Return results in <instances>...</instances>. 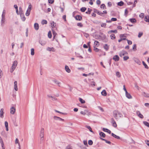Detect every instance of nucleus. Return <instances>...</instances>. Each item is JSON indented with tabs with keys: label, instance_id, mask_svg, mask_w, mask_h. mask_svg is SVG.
<instances>
[{
	"label": "nucleus",
	"instance_id": "obj_42",
	"mask_svg": "<svg viewBox=\"0 0 149 149\" xmlns=\"http://www.w3.org/2000/svg\"><path fill=\"white\" fill-rule=\"evenodd\" d=\"M86 9L85 7H83L81 8L80 10L82 12H84L86 10Z\"/></svg>",
	"mask_w": 149,
	"mask_h": 149
},
{
	"label": "nucleus",
	"instance_id": "obj_16",
	"mask_svg": "<svg viewBox=\"0 0 149 149\" xmlns=\"http://www.w3.org/2000/svg\"><path fill=\"white\" fill-rule=\"evenodd\" d=\"M144 20L146 22H149V16H145Z\"/></svg>",
	"mask_w": 149,
	"mask_h": 149
},
{
	"label": "nucleus",
	"instance_id": "obj_4",
	"mask_svg": "<svg viewBox=\"0 0 149 149\" xmlns=\"http://www.w3.org/2000/svg\"><path fill=\"white\" fill-rule=\"evenodd\" d=\"M44 130L43 128H41L40 132V137H44Z\"/></svg>",
	"mask_w": 149,
	"mask_h": 149
},
{
	"label": "nucleus",
	"instance_id": "obj_30",
	"mask_svg": "<svg viewBox=\"0 0 149 149\" xmlns=\"http://www.w3.org/2000/svg\"><path fill=\"white\" fill-rule=\"evenodd\" d=\"M31 55L33 56L34 54V49L33 48H31Z\"/></svg>",
	"mask_w": 149,
	"mask_h": 149
},
{
	"label": "nucleus",
	"instance_id": "obj_26",
	"mask_svg": "<svg viewBox=\"0 0 149 149\" xmlns=\"http://www.w3.org/2000/svg\"><path fill=\"white\" fill-rule=\"evenodd\" d=\"M52 32L53 33V38L54 39L55 38V37L57 35V33L55 32V31L52 30Z\"/></svg>",
	"mask_w": 149,
	"mask_h": 149
},
{
	"label": "nucleus",
	"instance_id": "obj_35",
	"mask_svg": "<svg viewBox=\"0 0 149 149\" xmlns=\"http://www.w3.org/2000/svg\"><path fill=\"white\" fill-rule=\"evenodd\" d=\"M117 33V31L116 30H111L108 32V33Z\"/></svg>",
	"mask_w": 149,
	"mask_h": 149
},
{
	"label": "nucleus",
	"instance_id": "obj_38",
	"mask_svg": "<svg viewBox=\"0 0 149 149\" xmlns=\"http://www.w3.org/2000/svg\"><path fill=\"white\" fill-rule=\"evenodd\" d=\"M143 123L145 125L147 126L148 127H149V123L146 121H143Z\"/></svg>",
	"mask_w": 149,
	"mask_h": 149
},
{
	"label": "nucleus",
	"instance_id": "obj_57",
	"mask_svg": "<svg viewBox=\"0 0 149 149\" xmlns=\"http://www.w3.org/2000/svg\"><path fill=\"white\" fill-rule=\"evenodd\" d=\"M54 2V0H48V2L51 4L53 3Z\"/></svg>",
	"mask_w": 149,
	"mask_h": 149
},
{
	"label": "nucleus",
	"instance_id": "obj_14",
	"mask_svg": "<svg viewBox=\"0 0 149 149\" xmlns=\"http://www.w3.org/2000/svg\"><path fill=\"white\" fill-rule=\"evenodd\" d=\"M65 71L68 73L70 72L71 70L69 69L68 66L66 65L65 67Z\"/></svg>",
	"mask_w": 149,
	"mask_h": 149
},
{
	"label": "nucleus",
	"instance_id": "obj_64",
	"mask_svg": "<svg viewBox=\"0 0 149 149\" xmlns=\"http://www.w3.org/2000/svg\"><path fill=\"white\" fill-rule=\"evenodd\" d=\"M96 3L98 5H100L101 3V1L100 0H97L96 1Z\"/></svg>",
	"mask_w": 149,
	"mask_h": 149
},
{
	"label": "nucleus",
	"instance_id": "obj_29",
	"mask_svg": "<svg viewBox=\"0 0 149 149\" xmlns=\"http://www.w3.org/2000/svg\"><path fill=\"white\" fill-rule=\"evenodd\" d=\"M30 11L31 10H30L27 9L26 13V16H28L30 14Z\"/></svg>",
	"mask_w": 149,
	"mask_h": 149
},
{
	"label": "nucleus",
	"instance_id": "obj_1",
	"mask_svg": "<svg viewBox=\"0 0 149 149\" xmlns=\"http://www.w3.org/2000/svg\"><path fill=\"white\" fill-rule=\"evenodd\" d=\"M17 64V62L15 61L13 62V64L11 67V69L10 70L11 72H12L15 68Z\"/></svg>",
	"mask_w": 149,
	"mask_h": 149
},
{
	"label": "nucleus",
	"instance_id": "obj_47",
	"mask_svg": "<svg viewBox=\"0 0 149 149\" xmlns=\"http://www.w3.org/2000/svg\"><path fill=\"white\" fill-rule=\"evenodd\" d=\"M88 144L89 145H91L93 144V142L92 140H90L88 141Z\"/></svg>",
	"mask_w": 149,
	"mask_h": 149
},
{
	"label": "nucleus",
	"instance_id": "obj_34",
	"mask_svg": "<svg viewBox=\"0 0 149 149\" xmlns=\"http://www.w3.org/2000/svg\"><path fill=\"white\" fill-rule=\"evenodd\" d=\"M124 4V3L122 1H120V2H118V5L120 6H122Z\"/></svg>",
	"mask_w": 149,
	"mask_h": 149
},
{
	"label": "nucleus",
	"instance_id": "obj_63",
	"mask_svg": "<svg viewBox=\"0 0 149 149\" xmlns=\"http://www.w3.org/2000/svg\"><path fill=\"white\" fill-rule=\"evenodd\" d=\"M127 40V41L129 45H130L132 44V42L131 41L128 40Z\"/></svg>",
	"mask_w": 149,
	"mask_h": 149
},
{
	"label": "nucleus",
	"instance_id": "obj_33",
	"mask_svg": "<svg viewBox=\"0 0 149 149\" xmlns=\"http://www.w3.org/2000/svg\"><path fill=\"white\" fill-rule=\"evenodd\" d=\"M48 36L49 38H51L52 37V33L51 32V31H49L48 34Z\"/></svg>",
	"mask_w": 149,
	"mask_h": 149
},
{
	"label": "nucleus",
	"instance_id": "obj_56",
	"mask_svg": "<svg viewBox=\"0 0 149 149\" xmlns=\"http://www.w3.org/2000/svg\"><path fill=\"white\" fill-rule=\"evenodd\" d=\"M129 57L127 56H125L123 57V59L124 61H126L129 59Z\"/></svg>",
	"mask_w": 149,
	"mask_h": 149
},
{
	"label": "nucleus",
	"instance_id": "obj_54",
	"mask_svg": "<svg viewBox=\"0 0 149 149\" xmlns=\"http://www.w3.org/2000/svg\"><path fill=\"white\" fill-rule=\"evenodd\" d=\"M126 40V38H121V39H119L118 40V42H121V41H122V40Z\"/></svg>",
	"mask_w": 149,
	"mask_h": 149
},
{
	"label": "nucleus",
	"instance_id": "obj_27",
	"mask_svg": "<svg viewBox=\"0 0 149 149\" xmlns=\"http://www.w3.org/2000/svg\"><path fill=\"white\" fill-rule=\"evenodd\" d=\"M104 49L106 51H107L109 49V46L107 44H106L104 46Z\"/></svg>",
	"mask_w": 149,
	"mask_h": 149
},
{
	"label": "nucleus",
	"instance_id": "obj_61",
	"mask_svg": "<svg viewBox=\"0 0 149 149\" xmlns=\"http://www.w3.org/2000/svg\"><path fill=\"white\" fill-rule=\"evenodd\" d=\"M5 19H1V25H2L5 22Z\"/></svg>",
	"mask_w": 149,
	"mask_h": 149
},
{
	"label": "nucleus",
	"instance_id": "obj_51",
	"mask_svg": "<svg viewBox=\"0 0 149 149\" xmlns=\"http://www.w3.org/2000/svg\"><path fill=\"white\" fill-rule=\"evenodd\" d=\"M83 143L84 145L86 146H88L87 141L86 140H84L83 141Z\"/></svg>",
	"mask_w": 149,
	"mask_h": 149
},
{
	"label": "nucleus",
	"instance_id": "obj_59",
	"mask_svg": "<svg viewBox=\"0 0 149 149\" xmlns=\"http://www.w3.org/2000/svg\"><path fill=\"white\" fill-rule=\"evenodd\" d=\"M4 112H1L0 113V116L1 118H3V114Z\"/></svg>",
	"mask_w": 149,
	"mask_h": 149
},
{
	"label": "nucleus",
	"instance_id": "obj_2",
	"mask_svg": "<svg viewBox=\"0 0 149 149\" xmlns=\"http://www.w3.org/2000/svg\"><path fill=\"white\" fill-rule=\"evenodd\" d=\"M113 115L114 117L116 119L119 118L122 116L120 112H116Z\"/></svg>",
	"mask_w": 149,
	"mask_h": 149
},
{
	"label": "nucleus",
	"instance_id": "obj_24",
	"mask_svg": "<svg viewBox=\"0 0 149 149\" xmlns=\"http://www.w3.org/2000/svg\"><path fill=\"white\" fill-rule=\"evenodd\" d=\"M111 135L114 138L118 139H120V138L119 136H117L113 133H111Z\"/></svg>",
	"mask_w": 149,
	"mask_h": 149
},
{
	"label": "nucleus",
	"instance_id": "obj_23",
	"mask_svg": "<svg viewBox=\"0 0 149 149\" xmlns=\"http://www.w3.org/2000/svg\"><path fill=\"white\" fill-rule=\"evenodd\" d=\"M83 115H87L88 116H89V115H91V112H86L87 113L85 112H80Z\"/></svg>",
	"mask_w": 149,
	"mask_h": 149
},
{
	"label": "nucleus",
	"instance_id": "obj_53",
	"mask_svg": "<svg viewBox=\"0 0 149 149\" xmlns=\"http://www.w3.org/2000/svg\"><path fill=\"white\" fill-rule=\"evenodd\" d=\"M144 14L143 13H141L139 15V17H140L143 18L144 17Z\"/></svg>",
	"mask_w": 149,
	"mask_h": 149
},
{
	"label": "nucleus",
	"instance_id": "obj_10",
	"mask_svg": "<svg viewBox=\"0 0 149 149\" xmlns=\"http://www.w3.org/2000/svg\"><path fill=\"white\" fill-rule=\"evenodd\" d=\"M54 120H62V121L64 120V119H63L61 118H60V117L56 116H54Z\"/></svg>",
	"mask_w": 149,
	"mask_h": 149
},
{
	"label": "nucleus",
	"instance_id": "obj_32",
	"mask_svg": "<svg viewBox=\"0 0 149 149\" xmlns=\"http://www.w3.org/2000/svg\"><path fill=\"white\" fill-rule=\"evenodd\" d=\"M86 127L88 128L89 130L91 132L93 133V132L92 131L91 128L90 126L86 125Z\"/></svg>",
	"mask_w": 149,
	"mask_h": 149
},
{
	"label": "nucleus",
	"instance_id": "obj_17",
	"mask_svg": "<svg viewBox=\"0 0 149 149\" xmlns=\"http://www.w3.org/2000/svg\"><path fill=\"white\" fill-rule=\"evenodd\" d=\"M101 93L102 95L104 96H106L107 95V92L105 90H103L101 92Z\"/></svg>",
	"mask_w": 149,
	"mask_h": 149
},
{
	"label": "nucleus",
	"instance_id": "obj_37",
	"mask_svg": "<svg viewBox=\"0 0 149 149\" xmlns=\"http://www.w3.org/2000/svg\"><path fill=\"white\" fill-rule=\"evenodd\" d=\"M92 9H91L89 8H88V11H86V13L87 14H90L91 12V11H92Z\"/></svg>",
	"mask_w": 149,
	"mask_h": 149
},
{
	"label": "nucleus",
	"instance_id": "obj_22",
	"mask_svg": "<svg viewBox=\"0 0 149 149\" xmlns=\"http://www.w3.org/2000/svg\"><path fill=\"white\" fill-rule=\"evenodd\" d=\"M137 115L141 118H143V116L140 112H136Z\"/></svg>",
	"mask_w": 149,
	"mask_h": 149
},
{
	"label": "nucleus",
	"instance_id": "obj_12",
	"mask_svg": "<svg viewBox=\"0 0 149 149\" xmlns=\"http://www.w3.org/2000/svg\"><path fill=\"white\" fill-rule=\"evenodd\" d=\"M143 96L146 97H149V94L143 92L142 93Z\"/></svg>",
	"mask_w": 149,
	"mask_h": 149
},
{
	"label": "nucleus",
	"instance_id": "obj_18",
	"mask_svg": "<svg viewBox=\"0 0 149 149\" xmlns=\"http://www.w3.org/2000/svg\"><path fill=\"white\" fill-rule=\"evenodd\" d=\"M54 82L56 84H57L59 86H60V85L61 84V82L58 81L56 80H55L54 81Z\"/></svg>",
	"mask_w": 149,
	"mask_h": 149
},
{
	"label": "nucleus",
	"instance_id": "obj_13",
	"mask_svg": "<svg viewBox=\"0 0 149 149\" xmlns=\"http://www.w3.org/2000/svg\"><path fill=\"white\" fill-rule=\"evenodd\" d=\"M14 89L15 91H17L18 89L17 86V82L16 81H15L14 82Z\"/></svg>",
	"mask_w": 149,
	"mask_h": 149
},
{
	"label": "nucleus",
	"instance_id": "obj_8",
	"mask_svg": "<svg viewBox=\"0 0 149 149\" xmlns=\"http://www.w3.org/2000/svg\"><path fill=\"white\" fill-rule=\"evenodd\" d=\"M134 61L136 63L139 65H140L141 63V61L137 58H134Z\"/></svg>",
	"mask_w": 149,
	"mask_h": 149
},
{
	"label": "nucleus",
	"instance_id": "obj_48",
	"mask_svg": "<svg viewBox=\"0 0 149 149\" xmlns=\"http://www.w3.org/2000/svg\"><path fill=\"white\" fill-rule=\"evenodd\" d=\"M100 7L101 8H103V9H104L106 8L104 4H102Z\"/></svg>",
	"mask_w": 149,
	"mask_h": 149
},
{
	"label": "nucleus",
	"instance_id": "obj_28",
	"mask_svg": "<svg viewBox=\"0 0 149 149\" xmlns=\"http://www.w3.org/2000/svg\"><path fill=\"white\" fill-rule=\"evenodd\" d=\"M41 23L42 25L46 24H47V21L45 20H43L41 21Z\"/></svg>",
	"mask_w": 149,
	"mask_h": 149
},
{
	"label": "nucleus",
	"instance_id": "obj_55",
	"mask_svg": "<svg viewBox=\"0 0 149 149\" xmlns=\"http://www.w3.org/2000/svg\"><path fill=\"white\" fill-rule=\"evenodd\" d=\"M65 149H72V146L70 145H68L66 147Z\"/></svg>",
	"mask_w": 149,
	"mask_h": 149
},
{
	"label": "nucleus",
	"instance_id": "obj_46",
	"mask_svg": "<svg viewBox=\"0 0 149 149\" xmlns=\"http://www.w3.org/2000/svg\"><path fill=\"white\" fill-rule=\"evenodd\" d=\"M15 108L13 107H11L10 109V112H15Z\"/></svg>",
	"mask_w": 149,
	"mask_h": 149
},
{
	"label": "nucleus",
	"instance_id": "obj_36",
	"mask_svg": "<svg viewBox=\"0 0 149 149\" xmlns=\"http://www.w3.org/2000/svg\"><path fill=\"white\" fill-rule=\"evenodd\" d=\"M142 63H143V65L145 66V68H146V69H148V66H147V65L145 63V62L144 61H142Z\"/></svg>",
	"mask_w": 149,
	"mask_h": 149
},
{
	"label": "nucleus",
	"instance_id": "obj_7",
	"mask_svg": "<svg viewBox=\"0 0 149 149\" xmlns=\"http://www.w3.org/2000/svg\"><path fill=\"white\" fill-rule=\"evenodd\" d=\"M39 43L42 45H45L46 43V42L45 40H40L39 41Z\"/></svg>",
	"mask_w": 149,
	"mask_h": 149
},
{
	"label": "nucleus",
	"instance_id": "obj_50",
	"mask_svg": "<svg viewBox=\"0 0 149 149\" xmlns=\"http://www.w3.org/2000/svg\"><path fill=\"white\" fill-rule=\"evenodd\" d=\"M94 50L96 52H99L100 50L98 49L97 48L95 47H94Z\"/></svg>",
	"mask_w": 149,
	"mask_h": 149
},
{
	"label": "nucleus",
	"instance_id": "obj_11",
	"mask_svg": "<svg viewBox=\"0 0 149 149\" xmlns=\"http://www.w3.org/2000/svg\"><path fill=\"white\" fill-rule=\"evenodd\" d=\"M34 26L35 29L36 30H37L39 29V26L38 24V23H35L34 24Z\"/></svg>",
	"mask_w": 149,
	"mask_h": 149
},
{
	"label": "nucleus",
	"instance_id": "obj_60",
	"mask_svg": "<svg viewBox=\"0 0 149 149\" xmlns=\"http://www.w3.org/2000/svg\"><path fill=\"white\" fill-rule=\"evenodd\" d=\"M77 26L80 27H82L83 26V25L81 23H78L77 24Z\"/></svg>",
	"mask_w": 149,
	"mask_h": 149
},
{
	"label": "nucleus",
	"instance_id": "obj_5",
	"mask_svg": "<svg viewBox=\"0 0 149 149\" xmlns=\"http://www.w3.org/2000/svg\"><path fill=\"white\" fill-rule=\"evenodd\" d=\"M111 123H112V126L113 127H117V124L113 118H112L111 119Z\"/></svg>",
	"mask_w": 149,
	"mask_h": 149
},
{
	"label": "nucleus",
	"instance_id": "obj_31",
	"mask_svg": "<svg viewBox=\"0 0 149 149\" xmlns=\"http://www.w3.org/2000/svg\"><path fill=\"white\" fill-rule=\"evenodd\" d=\"M130 20L131 22L133 23H134L136 22V20L135 18L130 19Z\"/></svg>",
	"mask_w": 149,
	"mask_h": 149
},
{
	"label": "nucleus",
	"instance_id": "obj_58",
	"mask_svg": "<svg viewBox=\"0 0 149 149\" xmlns=\"http://www.w3.org/2000/svg\"><path fill=\"white\" fill-rule=\"evenodd\" d=\"M143 35V33H139V34L138 35V37L139 38H140Z\"/></svg>",
	"mask_w": 149,
	"mask_h": 149
},
{
	"label": "nucleus",
	"instance_id": "obj_25",
	"mask_svg": "<svg viewBox=\"0 0 149 149\" xmlns=\"http://www.w3.org/2000/svg\"><path fill=\"white\" fill-rule=\"evenodd\" d=\"M100 136L102 137L103 138L105 137L106 136L105 134L102 132H100Z\"/></svg>",
	"mask_w": 149,
	"mask_h": 149
},
{
	"label": "nucleus",
	"instance_id": "obj_39",
	"mask_svg": "<svg viewBox=\"0 0 149 149\" xmlns=\"http://www.w3.org/2000/svg\"><path fill=\"white\" fill-rule=\"evenodd\" d=\"M94 43L95 45H96V47H98V46L99 45V42L97 41H96V40L95 41Z\"/></svg>",
	"mask_w": 149,
	"mask_h": 149
},
{
	"label": "nucleus",
	"instance_id": "obj_19",
	"mask_svg": "<svg viewBox=\"0 0 149 149\" xmlns=\"http://www.w3.org/2000/svg\"><path fill=\"white\" fill-rule=\"evenodd\" d=\"M47 50L49 51H55L53 47L50 48L49 47H48L47 49Z\"/></svg>",
	"mask_w": 149,
	"mask_h": 149
},
{
	"label": "nucleus",
	"instance_id": "obj_49",
	"mask_svg": "<svg viewBox=\"0 0 149 149\" xmlns=\"http://www.w3.org/2000/svg\"><path fill=\"white\" fill-rule=\"evenodd\" d=\"M44 137H40V143H42L43 142V140H44Z\"/></svg>",
	"mask_w": 149,
	"mask_h": 149
},
{
	"label": "nucleus",
	"instance_id": "obj_21",
	"mask_svg": "<svg viewBox=\"0 0 149 149\" xmlns=\"http://www.w3.org/2000/svg\"><path fill=\"white\" fill-rule=\"evenodd\" d=\"M75 19L77 20H81L82 19V17L79 15H77L75 17Z\"/></svg>",
	"mask_w": 149,
	"mask_h": 149
},
{
	"label": "nucleus",
	"instance_id": "obj_40",
	"mask_svg": "<svg viewBox=\"0 0 149 149\" xmlns=\"http://www.w3.org/2000/svg\"><path fill=\"white\" fill-rule=\"evenodd\" d=\"M80 102L82 104L84 103H85V101L83 100L82 98H80L79 99Z\"/></svg>",
	"mask_w": 149,
	"mask_h": 149
},
{
	"label": "nucleus",
	"instance_id": "obj_15",
	"mask_svg": "<svg viewBox=\"0 0 149 149\" xmlns=\"http://www.w3.org/2000/svg\"><path fill=\"white\" fill-rule=\"evenodd\" d=\"M6 11L5 10H3V11L2 14L1 15L2 19H5Z\"/></svg>",
	"mask_w": 149,
	"mask_h": 149
},
{
	"label": "nucleus",
	"instance_id": "obj_41",
	"mask_svg": "<svg viewBox=\"0 0 149 149\" xmlns=\"http://www.w3.org/2000/svg\"><path fill=\"white\" fill-rule=\"evenodd\" d=\"M0 143L1 144V146H4V144L3 141L1 137H0Z\"/></svg>",
	"mask_w": 149,
	"mask_h": 149
},
{
	"label": "nucleus",
	"instance_id": "obj_45",
	"mask_svg": "<svg viewBox=\"0 0 149 149\" xmlns=\"http://www.w3.org/2000/svg\"><path fill=\"white\" fill-rule=\"evenodd\" d=\"M116 75L118 78H120L121 76L120 73L119 72H116Z\"/></svg>",
	"mask_w": 149,
	"mask_h": 149
},
{
	"label": "nucleus",
	"instance_id": "obj_6",
	"mask_svg": "<svg viewBox=\"0 0 149 149\" xmlns=\"http://www.w3.org/2000/svg\"><path fill=\"white\" fill-rule=\"evenodd\" d=\"M113 59L115 61H118L119 60V57L118 55H116L113 57Z\"/></svg>",
	"mask_w": 149,
	"mask_h": 149
},
{
	"label": "nucleus",
	"instance_id": "obj_9",
	"mask_svg": "<svg viewBox=\"0 0 149 149\" xmlns=\"http://www.w3.org/2000/svg\"><path fill=\"white\" fill-rule=\"evenodd\" d=\"M126 96L128 99H131L132 98V96L130 94L128 93L127 91L125 93Z\"/></svg>",
	"mask_w": 149,
	"mask_h": 149
},
{
	"label": "nucleus",
	"instance_id": "obj_62",
	"mask_svg": "<svg viewBox=\"0 0 149 149\" xmlns=\"http://www.w3.org/2000/svg\"><path fill=\"white\" fill-rule=\"evenodd\" d=\"M106 25V24L105 23H102L101 24V26L102 27H105V26Z\"/></svg>",
	"mask_w": 149,
	"mask_h": 149
},
{
	"label": "nucleus",
	"instance_id": "obj_3",
	"mask_svg": "<svg viewBox=\"0 0 149 149\" xmlns=\"http://www.w3.org/2000/svg\"><path fill=\"white\" fill-rule=\"evenodd\" d=\"M127 52L125 51H122L120 52L119 54V56L120 57H122L125 55L127 54Z\"/></svg>",
	"mask_w": 149,
	"mask_h": 149
},
{
	"label": "nucleus",
	"instance_id": "obj_20",
	"mask_svg": "<svg viewBox=\"0 0 149 149\" xmlns=\"http://www.w3.org/2000/svg\"><path fill=\"white\" fill-rule=\"evenodd\" d=\"M105 132H107L109 134L111 133V131L105 128H103L102 129Z\"/></svg>",
	"mask_w": 149,
	"mask_h": 149
},
{
	"label": "nucleus",
	"instance_id": "obj_44",
	"mask_svg": "<svg viewBox=\"0 0 149 149\" xmlns=\"http://www.w3.org/2000/svg\"><path fill=\"white\" fill-rule=\"evenodd\" d=\"M51 24L52 25V28L55 27V23L54 22H52L51 23Z\"/></svg>",
	"mask_w": 149,
	"mask_h": 149
},
{
	"label": "nucleus",
	"instance_id": "obj_52",
	"mask_svg": "<svg viewBox=\"0 0 149 149\" xmlns=\"http://www.w3.org/2000/svg\"><path fill=\"white\" fill-rule=\"evenodd\" d=\"M120 38H126V35L125 34H121L120 36Z\"/></svg>",
	"mask_w": 149,
	"mask_h": 149
},
{
	"label": "nucleus",
	"instance_id": "obj_43",
	"mask_svg": "<svg viewBox=\"0 0 149 149\" xmlns=\"http://www.w3.org/2000/svg\"><path fill=\"white\" fill-rule=\"evenodd\" d=\"M110 37L112 39H115L116 38V37L115 36L114 34H112L110 36Z\"/></svg>",
	"mask_w": 149,
	"mask_h": 149
}]
</instances>
